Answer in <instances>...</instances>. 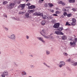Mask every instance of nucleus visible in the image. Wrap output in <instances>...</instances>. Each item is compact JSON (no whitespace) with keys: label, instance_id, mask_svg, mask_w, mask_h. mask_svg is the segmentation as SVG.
Listing matches in <instances>:
<instances>
[{"label":"nucleus","instance_id":"9d476101","mask_svg":"<svg viewBox=\"0 0 77 77\" xmlns=\"http://www.w3.org/2000/svg\"><path fill=\"white\" fill-rule=\"evenodd\" d=\"M29 17V14L27 13L25 14V16H24V18H28Z\"/></svg>","mask_w":77,"mask_h":77},{"label":"nucleus","instance_id":"37998d69","mask_svg":"<svg viewBox=\"0 0 77 77\" xmlns=\"http://www.w3.org/2000/svg\"><path fill=\"white\" fill-rule=\"evenodd\" d=\"M62 10H63V11H66V9L64 8H63L62 9Z\"/></svg>","mask_w":77,"mask_h":77},{"label":"nucleus","instance_id":"c756f323","mask_svg":"<svg viewBox=\"0 0 77 77\" xmlns=\"http://www.w3.org/2000/svg\"><path fill=\"white\" fill-rule=\"evenodd\" d=\"M22 75H26V73L24 71H23L22 72Z\"/></svg>","mask_w":77,"mask_h":77},{"label":"nucleus","instance_id":"dca6fc26","mask_svg":"<svg viewBox=\"0 0 77 77\" xmlns=\"http://www.w3.org/2000/svg\"><path fill=\"white\" fill-rule=\"evenodd\" d=\"M62 39L63 40H65V39H66L67 37L65 35H63L62 37Z\"/></svg>","mask_w":77,"mask_h":77},{"label":"nucleus","instance_id":"680f3d73","mask_svg":"<svg viewBox=\"0 0 77 77\" xmlns=\"http://www.w3.org/2000/svg\"><path fill=\"white\" fill-rule=\"evenodd\" d=\"M29 56H31V57H33V55H30Z\"/></svg>","mask_w":77,"mask_h":77},{"label":"nucleus","instance_id":"bf43d9fd","mask_svg":"<svg viewBox=\"0 0 77 77\" xmlns=\"http://www.w3.org/2000/svg\"><path fill=\"white\" fill-rule=\"evenodd\" d=\"M70 41H72V38H70Z\"/></svg>","mask_w":77,"mask_h":77},{"label":"nucleus","instance_id":"49530a36","mask_svg":"<svg viewBox=\"0 0 77 77\" xmlns=\"http://www.w3.org/2000/svg\"><path fill=\"white\" fill-rule=\"evenodd\" d=\"M14 64L15 65V66H18V64H17L16 63H14Z\"/></svg>","mask_w":77,"mask_h":77},{"label":"nucleus","instance_id":"2f4dec72","mask_svg":"<svg viewBox=\"0 0 77 77\" xmlns=\"http://www.w3.org/2000/svg\"><path fill=\"white\" fill-rule=\"evenodd\" d=\"M67 16L68 17H70L71 16V14H67Z\"/></svg>","mask_w":77,"mask_h":77},{"label":"nucleus","instance_id":"e2e57ef3","mask_svg":"<svg viewBox=\"0 0 77 77\" xmlns=\"http://www.w3.org/2000/svg\"><path fill=\"white\" fill-rule=\"evenodd\" d=\"M26 0V2H29V0Z\"/></svg>","mask_w":77,"mask_h":77},{"label":"nucleus","instance_id":"ea45409f","mask_svg":"<svg viewBox=\"0 0 77 77\" xmlns=\"http://www.w3.org/2000/svg\"><path fill=\"white\" fill-rule=\"evenodd\" d=\"M38 3H42V2L41 0H40L38 1Z\"/></svg>","mask_w":77,"mask_h":77},{"label":"nucleus","instance_id":"a211bd4d","mask_svg":"<svg viewBox=\"0 0 77 77\" xmlns=\"http://www.w3.org/2000/svg\"><path fill=\"white\" fill-rule=\"evenodd\" d=\"M45 20H43L42 22V26H44V25H45Z\"/></svg>","mask_w":77,"mask_h":77},{"label":"nucleus","instance_id":"8fccbe9b","mask_svg":"<svg viewBox=\"0 0 77 77\" xmlns=\"http://www.w3.org/2000/svg\"><path fill=\"white\" fill-rule=\"evenodd\" d=\"M23 14V13L22 12H19V15H20V14Z\"/></svg>","mask_w":77,"mask_h":77},{"label":"nucleus","instance_id":"e433bc0d","mask_svg":"<svg viewBox=\"0 0 77 77\" xmlns=\"http://www.w3.org/2000/svg\"><path fill=\"white\" fill-rule=\"evenodd\" d=\"M6 3H7V2L5 1L3 2V5H6Z\"/></svg>","mask_w":77,"mask_h":77},{"label":"nucleus","instance_id":"4d7b16f0","mask_svg":"<svg viewBox=\"0 0 77 77\" xmlns=\"http://www.w3.org/2000/svg\"><path fill=\"white\" fill-rule=\"evenodd\" d=\"M13 20H17V19L15 18L14 17H13Z\"/></svg>","mask_w":77,"mask_h":77},{"label":"nucleus","instance_id":"1a4fd4ad","mask_svg":"<svg viewBox=\"0 0 77 77\" xmlns=\"http://www.w3.org/2000/svg\"><path fill=\"white\" fill-rule=\"evenodd\" d=\"M75 44H76V42H70L71 46H72V47L75 46Z\"/></svg>","mask_w":77,"mask_h":77},{"label":"nucleus","instance_id":"58836bf2","mask_svg":"<svg viewBox=\"0 0 77 77\" xmlns=\"http://www.w3.org/2000/svg\"><path fill=\"white\" fill-rule=\"evenodd\" d=\"M33 15H37V12L34 13L33 14Z\"/></svg>","mask_w":77,"mask_h":77},{"label":"nucleus","instance_id":"72a5a7b5","mask_svg":"<svg viewBox=\"0 0 77 77\" xmlns=\"http://www.w3.org/2000/svg\"><path fill=\"white\" fill-rule=\"evenodd\" d=\"M68 14H67V13L66 12H64V13L63 14V15L64 16H66H66H67V15Z\"/></svg>","mask_w":77,"mask_h":77},{"label":"nucleus","instance_id":"412c9836","mask_svg":"<svg viewBox=\"0 0 77 77\" xmlns=\"http://www.w3.org/2000/svg\"><path fill=\"white\" fill-rule=\"evenodd\" d=\"M63 27H59L58 29V30L59 31H62V30H63Z\"/></svg>","mask_w":77,"mask_h":77},{"label":"nucleus","instance_id":"6e6d98bb","mask_svg":"<svg viewBox=\"0 0 77 77\" xmlns=\"http://www.w3.org/2000/svg\"><path fill=\"white\" fill-rule=\"evenodd\" d=\"M75 41L76 42H77V38H75Z\"/></svg>","mask_w":77,"mask_h":77},{"label":"nucleus","instance_id":"4c0bfd02","mask_svg":"<svg viewBox=\"0 0 77 77\" xmlns=\"http://www.w3.org/2000/svg\"><path fill=\"white\" fill-rule=\"evenodd\" d=\"M31 68H33L34 67H35V66L33 65H31L30 66Z\"/></svg>","mask_w":77,"mask_h":77},{"label":"nucleus","instance_id":"6ab92c4d","mask_svg":"<svg viewBox=\"0 0 77 77\" xmlns=\"http://www.w3.org/2000/svg\"><path fill=\"white\" fill-rule=\"evenodd\" d=\"M73 63V64H72V65L73 66H77V62H75L74 63V62L73 61V62H72V63Z\"/></svg>","mask_w":77,"mask_h":77},{"label":"nucleus","instance_id":"2eb2a0df","mask_svg":"<svg viewBox=\"0 0 77 77\" xmlns=\"http://www.w3.org/2000/svg\"><path fill=\"white\" fill-rule=\"evenodd\" d=\"M28 8L29 9H34V8H36V7L35 5H31V6H28Z\"/></svg>","mask_w":77,"mask_h":77},{"label":"nucleus","instance_id":"3c124183","mask_svg":"<svg viewBox=\"0 0 77 77\" xmlns=\"http://www.w3.org/2000/svg\"><path fill=\"white\" fill-rule=\"evenodd\" d=\"M20 3H21V2H20V1L17 2V4H18V5L20 4Z\"/></svg>","mask_w":77,"mask_h":77},{"label":"nucleus","instance_id":"864d4df0","mask_svg":"<svg viewBox=\"0 0 77 77\" xmlns=\"http://www.w3.org/2000/svg\"><path fill=\"white\" fill-rule=\"evenodd\" d=\"M16 20H17V21H19L20 20V19H19V18H17L16 19Z\"/></svg>","mask_w":77,"mask_h":77},{"label":"nucleus","instance_id":"f03ea898","mask_svg":"<svg viewBox=\"0 0 77 77\" xmlns=\"http://www.w3.org/2000/svg\"><path fill=\"white\" fill-rule=\"evenodd\" d=\"M8 38L12 39V40H15L16 39V36L15 34H12L10 36H8Z\"/></svg>","mask_w":77,"mask_h":77},{"label":"nucleus","instance_id":"f3484780","mask_svg":"<svg viewBox=\"0 0 77 77\" xmlns=\"http://www.w3.org/2000/svg\"><path fill=\"white\" fill-rule=\"evenodd\" d=\"M54 33L57 35H60V31H56L54 32Z\"/></svg>","mask_w":77,"mask_h":77},{"label":"nucleus","instance_id":"f8f14e48","mask_svg":"<svg viewBox=\"0 0 77 77\" xmlns=\"http://www.w3.org/2000/svg\"><path fill=\"white\" fill-rule=\"evenodd\" d=\"M43 13L39 12H37V16H40L41 17L42 15H43Z\"/></svg>","mask_w":77,"mask_h":77},{"label":"nucleus","instance_id":"69168bd1","mask_svg":"<svg viewBox=\"0 0 77 77\" xmlns=\"http://www.w3.org/2000/svg\"><path fill=\"white\" fill-rule=\"evenodd\" d=\"M41 0L42 1V2H43V1H44V0Z\"/></svg>","mask_w":77,"mask_h":77},{"label":"nucleus","instance_id":"f704fd0d","mask_svg":"<svg viewBox=\"0 0 77 77\" xmlns=\"http://www.w3.org/2000/svg\"><path fill=\"white\" fill-rule=\"evenodd\" d=\"M63 54L64 56H67L68 55V54L67 53H63Z\"/></svg>","mask_w":77,"mask_h":77},{"label":"nucleus","instance_id":"a878e982","mask_svg":"<svg viewBox=\"0 0 77 77\" xmlns=\"http://www.w3.org/2000/svg\"><path fill=\"white\" fill-rule=\"evenodd\" d=\"M65 26H71V24H69L67 22L66 23V24H65Z\"/></svg>","mask_w":77,"mask_h":77},{"label":"nucleus","instance_id":"de8ad7c7","mask_svg":"<svg viewBox=\"0 0 77 77\" xmlns=\"http://www.w3.org/2000/svg\"><path fill=\"white\" fill-rule=\"evenodd\" d=\"M62 4L63 6H65V3L64 2H63Z\"/></svg>","mask_w":77,"mask_h":77},{"label":"nucleus","instance_id":"7ed1b4c3","mask_svg":"<svg viewBox=\"0 0 77 77\" xmlns=\"http://www.w3.org/2000/svg\"><path fill=\"white\" fill-rule=\"evenodd\" d=\"M25 6L26 4H20L18 7V8H21V10H24V8H25Z\"/></svg>","mask_w":77,"mask_h":77},{"label":"nucleus","instance_id":"6e6552de","mask_svg":"<svg viewBox=\"0 0 77 77\" xmlns=\"http://www.w3.org/2000/svg\"><path fill=\"white\" fill-rule=\"evenodd\" d=\"M15 4L14 3H12L10 4V5H8V8H13V7L14 6Z\"/></svg>","mask_w":77,"mask_h":77},{"label":"nucleus","instance_id":"0e129e2a","mask_svg":"<svg viewBox=\"0 0 77 77\" xmlns=\"http://www.w3.org/2000/svg\"><path fill=\"white\" fill-rule=\"evenodd\" d=\"M54 12V10H52V12Z\"/></svg>","mask_w":77,"mask_h":77},{"label":"nucleus","instance_id":"393cba45","mask_svg":"<svg viewBox=\"0 0 77 77\" xmlns=\"http://www.w3.org/2000/svg\"><path fill=\"white\" fill-rule=\"evenodd\" d=\"M68 62H70L71 63H72V62H74V61H71V60L70 59H69L67 60Z\"/></svg>","mask_w":77,"mask_h":77},{"label":"nucleus","instance_id":"5fc2aeb1","mask_svg":"<svg viewBox=\"0 0 77 77\" xmlns=\"http://www.w3.org/2000/svg\"><path fill=\"white\" fill-rule=\"evenodd\" d=\"M4 17H6V18L7 17V16L6 14H4Z\"/></svg>","mask_w":77,"mask_h":77},{"label":"nucleus","instance_id":"79ce46f5","mask_svg":"<svg viewBox=\"0 0 77 77\" xmlns=\"http://www.w3.org/2000/svg\"><path fill=\"white\" fill-rule=\"evenodd\" d=\"M63 2L60 1L59 2H58V4H62Z\"/></svg>","mask_w":77,"mask_h":77},{"label":"nucleus","instance_id":"bb28decb","mask_svg":"<svg viewBox=\"0 0 77 77\" xmlns=\"http://www.w3.org/2000/svg\"><path fill=\"white\" fill-rule=\"evenodd\" d=\"M71 25L73 26H74L75 25V22H72L71 23Z\"/></svg>","mask_w":77,"mask_h":77},{"label":"nucleus","instance_id":"c9c22d12","mask_svg":"<svg viewBox=\"0 0 77 77\" xmlns=\"http://www.w3.org/2000/svg\"><path fill=\"white\" fill-rule=\"evenodd\" d=\"M64 34L62 33V32L60 31V35H63Z\"/></svg>","mask_w":77,"mask_h":77},{"label":"nucleus","instance_id":"423d86ee","mask_svg":"<svg viewBox=\"0 0 77 77\" xmlns=\"http://www.w3.org/2000/svg\"><path fill=\"white\" fill-rule=\"evenodd\" d=\"M37 38L40 41L42 42L43 43H45V41H44V38L41 37H37Z\"/></svg>","mask_w":77,"mask_h":77},{"label":"nucleus","instance_id":"4468645a","mask_svg":"<svg viewBox=\"0 0 77 77\" xmlns=\"http://www.w3.org/2000/svg\"><path fill=\"white\" fill-rule=\"evenodd\" d=\"M68 2L69 3H74L75 2V0H69Z\"/></svg>","mask_w":77,"mask_h":77},{"label":"nucleus","instance_id":"09e8293b","mask_svg":"<svg viewBox=\"0 0 77 77\" xmlns=\"http://www.w3.org/2000/svg\"><path fill=\"white\" fill-rule=\"evenodd\" d=\"M47 6H48V5H47V4H45V8H47Z\"/></svg>","mask_w":77,"mask_h":77},{"label":"nucleus","instance_id":"20e7f679","mask_svg":"<svg viewBox=\"0 0 77 77\" xmlns=\"http://www.w3.org/2000/svg\"><path fill=\"white\" fill-rule=\"evenodd\" d=\"M8 72L5 71L1 74V76L2 77H5V75H8Z\"/></svg>","mask_w":77,"mask_h":77},{"label":"nucleus","instance_id":"f257e3e1","mask_svg":"<svg viewBox=\"0 0 77 77\" xmlns=\"http://www.w3.org/2000/svg\"><path fill=\"white\" fill-rule=\"evenodd\" d=\"M40 33L42 35V36H43L44 37V38H45L46 39H48V38H49L50 37V36H45V35H43V34H42V33H43L44 34H45V30L44 29H43L41 32H40Z\"/></svg>","mask_w":77,"mask_h":77},{"label":"nucleus","instance_id":"c03bdc74","mask_svg":"<svg viewBox=\"0 0 77 77\" xmlns=\"http://www.w3.org/2000/svg\"><path fill=\"white\" fill-rule=\"evenodd\" d=\"M57 14H54L53 15H54V16H55V17H57L58 15Z\"/></svg>","mask_w":77,"mask_h":77},{"label":"nucleus","instance_id":"338daca9","mask_svg":"<svg viewBox=\"0 0 77 77\" xmlns=\"http://www.w3.org/2000/svg\"><path fill=\"white\" fill-rule=\"evenodd\" d=\"M1 53H2V52H1V51H0V54H1Z\"/></svg>","mask_w":77,"mask_h":77},{"label":"nucleus","instance_id":"c85d7f7f","mask_svg":"<svg viewBox=\"0 0 77 77\" xmlns=\"http://www.w3.org/2000/svg\"><path fill=\"white\" fill-rule=\"evenodd\" d=\"M55 14H60V12L58 11H57L55 12Z\"/></svg>","mask_w":77,"mask_h":77},{"label":"nucleus","instance_id":"052dcab7","mask_svg":"<svg viewBox=\"0 0 77 77\" xmlns=\"http://www.w3.org/2000/svg\"><path fill=\"white\" fill-rule=\"evenodd\" d=\"M66 8H70V7H67Z\"/></svg>","mask_w":77,"mask_h":77},{"label":"nucleus","instance_id":"4be33fe9","mask_svg":"<svg viewBox=\"0 0 77 77\" xmlns=\"http://www.w3.org/2000/svg\"><path fill=\"white\" fill-rule=\"evenodd\" d=\"M48 5H49V6L50 7H53V6L54 5L52 4H50V3H48Z\"/></svg>","mask_w":77,"mask_h":77},{"label":"nucleus","instance_id":"0eeeda50","mask_svg":"<svg viewBox=\"0 0 77 77\" xmlns=\"http://www.w3.org/2000/svg\"><path fill=\"white\" fill-rule=\"evenodd\" d=\"M59 26H60V24H59V23H57L54 24L53 26V27L54 28H57L59 27Z\"/></svg>","mask_w":77,"mask_h":77},{"label":"nucleus","instance_id":"473e14b6","mask_svg":"<svg viewBox=\"0 0 77 77\" xmlns=\"http://www.w3.org/2000/svg\"><path fill=\"white\" fill-rule=\"evenodd\" d=\"M3 28H4V29H5V30H6V31L8 30V28H6L5 26H3Z\"/></svg>","mask_w":77,"mask_h":77},{"label":"nucleus","instance_id":"b1692460","mask_svg":"<svg viewBox=\"0 0 77 77\" xmlns=\"http://www.w3.org/2000/svg\"><path fill=\"white\" fill-rule=\"evenodd\" d=\"M72 10L73 11H74L75 12L77 11V8H73L72 9Z\"/></svg>","mask_w":77,"mask_h":77},{"label":"nucleus","instance_id":"13d9d810","mask_svg":"<svg viewBox=\"0 0 77 77\" xmlns=\"http://www.w3.org/2000/svg\"><path fill=\"white\" fill-rule=\"evenodd\" d=\"M29 12H33V11L32 10H31L29 11Z\"/></svg>","mask_w":77,"mask_h":77},{"label":"nucleus","instance_id":"5701e85b","mask_svg":"<svg viewBox=\"0 0 77 77\" xmlns=\"http://www.w3.org/2000/svg\"><path fill=\"white\" fill-rule=\"evenodd\" d=\"M48 20H51L53 18V17L51 16H48V17L47 18Z\"/></svg>","mask_w":77,"mask_h":77},{"label":"nucleus","instance_id":"603ef678","mask_svg":"<svg viewBox=\"0 0 77 77\" xmlns=\"http://www.w3.org/2000/svg\"><path fill=\"white\" fill-rule=\"evenodd\" d=\"M29 38V36L28 35L26 36V39H28Z\"/></svg>","mask_w":77,"mask_h":77},{"label":"nucleus","instance_id":"7c9ffc66","mask_svg":"<svg viewBox=\"0 0 77 77\" xmlns=\"http://www.w3.org/2000/svg\"><path fill=\"white\" fill-rule=\"evenodd\" d=\"M72 22L75 23V22L76 21V20H75V18H73L72 20Z\"/></svg>","mask_w":77,"mask_h":77},{"label":"nucleus","instance_id":"a18cd8bd","mask_svg":"<svg viewBox=\"0 0 77 77\" xmlns=\"http://www.w3.org/2000/svg\"><path fill=\"white\" fill-rule=\"evenodd\" d=\"M49 37L50 38H50V39H53V36H49Z\"/></svg>","mask_w":77,"mask_h":77},{"label":"nucleus","instance_id":"aec40b11","mask_svg":"<svg viewBox=\"0 0 77 77\" xmlns=\"http://www.w3.org/2000/svg\"><path fill=\"white\" fill-rule=\"evenodd\" d=\"M46 54L47 55H48L50 54V52L48 50H46Z\"/></svg>","mask_w":77,"mask_h":77},{"label":"nucleus","instance_id":"a19ab883","mask_svg":"<svg viewBox=\"0 0 77 77\" xmlns=\"http://www.w3.org/2000/svg\"><path fill=\"white\" fill-rule=\"evenodd\" d=\"M30 3H28V4L26 5V6H30Z\"/></svg>","mask_w":77,"mask_h":77},{"label":"nucleus","instance_id":"9b49d317","mask_svg":"<svg viewBox=\"0 0 77 77\" xmlns=\"http://www.w3.org/2000/svg\"><path fill=\"white\" fill-rule=\"evenodd\" d=\"M41 17H42L43 19H47L48 18V16L46 15L43 14L42 15Z\"/></svg>","mask_w":77,"mask_h":77},{"label":"nucleus","instance_id":"39448f33","mask_svg":"<svg viewBox=\"0 0 77 77\" xmlns=\"http://www.w3.org/2000/svg\"><path fill=\"white\" fill-rule=\"evenodd\" d=\"M60 65L59 66V67L60 68H62L63 66H64L65 65V62L61 61L60 63Z\"/></svg>","mask_w":77,"mask_h":77},{"label":"nucleus","instance_id":"774afa93","mask_svg":"<svg viewBox=\"0 0 77 77\" xmlns=\"http://www.w3.org/2000/svg\"><path fill=\"white\" fill-rule=\"evenodd\" d=\"M29 77H32V76H29Z\"/></svg>","mask_w":77,"mask_h":77},{"label":"nucleus","instance_id":"cd10ccee","mask_svg":"<svg viewBox=\"0 0 77 77\" xmlns=\"http://www.w3.org/2000/svg\"><path fill=\"white\" fill-rule=\"evenodd\" d=\"M43 64L45 65L46 66H47V67H48V68H50V66L47 65V64L46 63H43Z\"/></svg>","mask_w":77,"mask_h":77},{"label":"nucleus","instance_id":"ddd939ff","mask_svg":"<svg viewBox=\"0 0 77 77\" xmlns=\"http://www.w3.org/2000/svg\"><path fill=\"white\" fill-rule=\"evenodd\" d=\"M24 50H21L20 51V54L21 55H23L24 54Z\"/></svg>","mask_w":77,"mask_h":77}]
</instances>
